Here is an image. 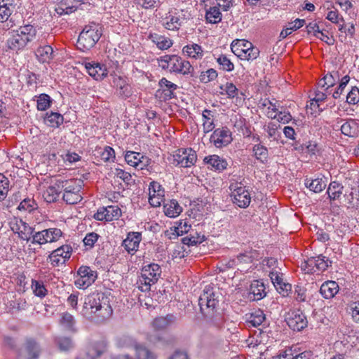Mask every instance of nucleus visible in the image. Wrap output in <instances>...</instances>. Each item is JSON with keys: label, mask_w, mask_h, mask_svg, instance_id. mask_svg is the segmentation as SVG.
I'll use <instances>...</instances> for the list:
<instances>
[{"label": "nucleus", "mask_w": 359, "mask_h": 359, "mask_svg": "<svg viewBox=\"0 0 359 359\" xmlns=\"http://www.w3.org/2000/svg\"><path fill=\"white\" fill-rule=\"evenodd\" d=\"M113 313L108 294L103 292L92 293L84 300L81 314L87 319L96 323H103Z\"/></svg>", "instance_id": "obj_1"}, {"label": "nucleus", "mask_w": 359, "mask_h": 359, "mask_svg": "<svg viewBox=\"0 0 359 359\" xmlns=\"http://www.w3.org/2000/svg\"><path fill=\"white\" fill-rule=\"evenodd\" d=\"M220 293L214 290L211 285H206L198 299L200 311L205 320L210 325L221 327L225 321L224 315L219 311Z\"/></svg>", "instance_id": "obj_2"}, {"label": "nucleus", "mask_w": 359, "mask_h": 359, "mask_svg": "<svg viewBox=\"0 0 359 359\" xmlns=\"http://www.w3.org/2000/svg\"><path fill=\"white\" fill-rule=\"evenodd\" d=\"M36 36V30L32 25L21 26L16 31H13L12 35L7 41L8 46L13 50H21L29 42L34 41Z\"/></svg>", "instance_id": "obj_3"}, {"label": "nucleus", "mask_w": 359, "mask_h": 359, "mask_svg": "<svg viewBox=\"0 0 359 359\" xmlns=\"http://www.w3.org/2000/svg\"><path fill=\"white\" fill-rule=\"evenodd\" d=\"M102 36L101 27L98 24L91 23L86 26L80 33L77 40V48L85 52L96 44Z\"/></svg>", "instance_id": "obj_4"}, {"label": "nucleus", "mask_w": 359, "mask_h": 359, "mask_svg": "<svg viewBox=\"0 0 359 359\" xmlns=\"http://www.w3.org/2000/svg\"><path fill=\"white\" fill-rule=\"evenodd\" d=\"M161 272V269L157 264L151 263L143 266L137 282L138 288L142 292L150 290L151 285L158 281Z\"/></svg>", "instance_id": "obj_5"}, {"label": "nucleus", "mask_w": 359, "mask_h": 359, "mask_svg": "<svg viewBox=\"0 0 359 359\" xmlns=\"http://www.w3.org/2000/svg\"><path fill=\"white\" fill-rule=\"evenodd\" d=\"M62 186L60 187L63 191L62 199L67 204H76L82 200L81 190L82 182L75 179L62 180Z\"/></svg>", "instance_id": "obj_6"}, {"label": "nucleus", "mask_w": 359, "mask_h": 359, "mask_svg": "<svg viewBox=\"0 0 359 359\" xmlns=\"http://www.w3.org/2000/svg\"><path fill=\"white\" fill-rule=\"evenodd\" d=\"M165 61L170 62V72L181 74L184 76H194V69L190 62L183 60L181 57L176 55H163Z\"/></svg>", "instance_id": "obj_7"}, {"label": "nucleus", "mask_w": 359, "mask_h": 359, "mask_svg": "<svg viewBox=\"0 0 359 359\" xmlns=\"http://www.w3.org/2000/svg\"><path fill=\"white\" fill-rule=\"evenodd\" d=\"M231 191V196L233 197V203L238 207L245 208L249 206L251 202V197L249 191L242 182L231 183L229 186Z\"/></svg>", "instance_id": "obj_8"}, {"label": "nucleus", "mask_w": 359, "mask_h": 359, "mask_svg": "<svg viewBox=\"0 0 359 359\" xmlns=\"http://www.w3.org/2000/svg\"><path fill=\"white\" fill-rule=\"evenodd\" d=\"M285 321L294 331H301L308 325L306 316L300 310H290L285 316Z\"/></svg>", "instance_id": "obj_9"}, {"label": "nucleus", "mask_w": 359, "mask_h": 359, "mask_svg": "<svg viewBox=\"0 0 359 359\" xmlns=\"http://www.w3.org/2000/svg\"><path fill=\"white\" fill-rule=\"evenodd\" d=\"M62 231L57 228L43 229L33 234L32 243L43 245L47 243L56 242L62 236Z\"/></svg>", "instance_id": "obj_10"}, {"label": "nucleus", "mask_w": 359, "mask_h": 359, "mask_svg": "<svg viewBox=\"0 0 359 359\" xmlns=\"http://www.w3.org/2000/svg\"><path fill=\"white\" fill-rule=\"evenodd\" d=\"M196 160V153L191 148L179 149L173 155V163L182 168H189L194 165Z\"/></svg>", "instance_id": "obj_11"}, {"label": "nucleus", "mask_w": 359, "mask_h": 359, "mask_svg": "<svg viewBox=\"0 0 359 359\" xmlns=\"http://www.w3.org/2000/svg\"><path fill=\"white\" fill-rule=\"evenodd\" d=\"M75 284L79 287L86 288L92 285L97 278V272L89 266H81L78 271Z\"/></svg>", "instance_id": "obj_12"}, {"label": "nucleus", "mask_w": 359, "mask_h": 359, "mask_svg": "<svg viewBox=\"0 0 359 359\" xmlns=\"http://www.w3.org/2000/svg\"><path fill=\"white\" fill-rule=\"evenodd\" d=\"M72 248L70 245H64L53 250L48 257V260L53 266H59L64 264L72 255Z\"/></svg>", "instance_id": "obj_13"}, {"label": "nucleus", "mask_w": 359, "mask_h": 359, "mask_svg": "<svg viewBox=\"0 0 359 359\" xmlns=\"http://www.w3.org/2000/svg\"><path fill=\"white\" fill-rule=\"evenodd\" d=\"M210 140L217 148L226 146L232 141L231 132L227 127L217 128L211 135Z\"/></svg>", "instance_id": "obj_14"}, {"label": "nucleus", "mask_w": 359, "mask_h": 359, "mask_svg": "<svg viewBox=\"0 0 359 359\" xmlns=\"http://www.w3.org/2000/svg\"><path fill=\"white\" fill-rule=\"evenodd\" d=\"M111 86L116 89V95L121 99H127L132 95L130 86L120 76H113Z\"/></svg>", "instance_id": "obj_15"}, {"label": "nucleus", "mask_w": 359, "mask_h": 359, "mask_svg": "<svg viewBox=\"0 0 359 359\" xmlns=\"http://www.w3.org/2000/svg\"><path fill=\"white\" fill-rule=\"evenodd\" d=\"M142 241V234L139 232H129L126 239L123 241L122 246L130 254L133 255L139 248Z\"/></svg>", "instance_id": "obj_16"}, {"label": "nucleus", "mask_w": 359, "mask_h": 359, "mask_svg": "<svg viewBox=\"0 0 359 359\" xmlns=\"http://www.w3.org/2000/svg\"><path fill=\"white\" fill-rule=\"evenodd\" d=\"M62 179H56L55 183L49 186L43 192V197L46 202L53 203L57 201L62 192V189H60V187L62 186Z\"/></svg>", "instance_id": "obj_17"}, {"label": "nucleus", "mask_w": 359, "mask_h": 359, "mask_svg": "<svg viewBox=\"0 0 359 359\" xmlns=\"http://www.w3.org/2000/svg\"><path fill=\"white\" fill-rule=\"evenodd\" d=\"M85 67L89 75L95 80H102L107 75L106 67L100 63L86 62Z\"/></svg>", "instance_id": "obj_18"}, {"label": "nucleus", "mask_w": 359, "mask_h": 359, "mask_svg": "<svg viewBox=\"0 0 359 359\" xmlns=\"http://www.w3.org/2000/svg\"><path fill=\"white\" fill-rule=\"evenodd\" d=\"M160 88L157 90V93L163 94L164 100H170L174 97V91L177 88V86L165 78H162L159 82Z\"/></svg>", "instance_id": "obj_19"}, {"label": "nucleus", "mask_w": 359, "mask_h": 359, "mask_svg": "<svg viewBox=\"0 0 359 359\" xmlns=\"http://www.w3.org/2000/svg\"><path fill=\"white\" fill-rule=\"evenodd\" d=\"M266 294L264 284L259 280H254L249 289V298L252 301L260 300Z\"/></svg>", "instance_id": "obj_20"}, {"label": "nucleus", "mask_w": 359, "mask_h": 359, "mask_svg": "<svg viewBox=\"0 0 359 359\" xmlns=\"http://www.w3.org/2000/svg\"><path fill=\"white\" fill-rule=\"evenodd\" d=\"M204 163L211 167L212 170L222 172L227 168L226 161L217 155H210L205 156Z\"/></svg>", "instance_id": "obj_21"}, {"label": "nucleus", "mask_w": 359, "mask_h": 359, "mask_svg": "<svg viewBox=\"0 0 359 359\" xmlns=\"http://www.w3.org/2000/svg\"><path fill=\"white\" fill-rule=\"evenodd\" d=\"M25 351L26 352V359H38L41 352L39 345L32 339L26 340Z\"/></svg>", "instance_id": "obj_22"}, {"label": "nucleus", "mask_w": 359, "mask_h": 359, "mask_svg": "<svg viewBox=\"0 0 359 359\" xmlns=\"http://www.w3.org/2000/svg\"><path fill=\"white\" fill-rule=\"evenodd\" d=\"M339 291V285L335 281L330 280L322 284L320 292L325 299H330L334 297Z\"/></svg>", "instance_id": "obj_23"}, {"label": "nucleus", "mask_w": 359, "mask_h": 359, "mask_svg": "<svg viewBox=\"0 0 359 359\" xmlns=\"http://www.w3.org/2000/svg\"><path fill=\"white\" fill-rule=\"evenodd\" d=\"M340 130L346 136L357 137L359 135V123L353 119H350L340 126Z\"/></svg>", "instance_id": "obj_24"}, {"label": "nucleus", "mask_w": 359, "mask_h": 359, "mask_svg": "<svg viewBox=\"0 0 359 359\" xmlns=\"http://www.w3.org/2000/svg\"><path fill=\"white\" fill-rule=\"evenodd\" d=\"M309 266H314L319 271H325L332 264L330 261L326 257L320 255L317 257H311L306 262Z\"/></svg>", "instance_id": "obj_25"}, {"label": "nucleus", "mask_w": 359, "mask_h": 359, "mask_svg": "<svg viewBox=\"0 0 359 359\" xmlns=\"http://www.w3.org/2000/svg\"><path fill=\"white\" fill-rule=\"evenodd\" d=\"M252 47V43L244 39H235L231 44V49L232 52L240 59L241 55Z\"/></svg>", "instance_id": "obj_26"}, {"label": "nucleus", "mask_w": 359, "mask_h": 359, "mask_svg": "<svg viewBox=\"0 0 359 359\" xmlns=\"http://www.w3.org/2000/svg\"><path fill=\"white\" fill-rule=\"evenodd\" d=\"M344 186L336 181L331 182L328 186L327 194L330 201L339 199L343 194Z\"/></svg>", "instance_id": "obj_27"}, {"label": "nucleus", "mask_w": 359, "mask_h": 359, "mask_svg": "<svg viewBox=\"0 0 359 359\" xmlns=\"http://www.w3.org/2000/svg\"><path fill=\"white\" fill-rule=\"evenodd\" d=\"M59 323L65 330L67 331L72 332H75L76 331L75 327L76 320L74 316L68 312H65L61 314Z\"/></svg>", "instance_id": "obj_28"}, {"label": "nucleus", "mask_w": 359, "mask_h": 359, "mask_svg": "<svg viewBox=\"0 0 359 359\" xmlns=\"http://www.w3.org/2000/svg\"><path fill=\"white\" fill-rule=\"evenodd\" d=\"M35 54L39 61L42 62H47L53 58V49L49 45L39 46L36 49Z\"/></svg>", "instance_id": "obj_29"}, {"label": "nucleus", "mask_w": 359, "mask_h": 359, "mask_svg": "<svg viewBox=\"0 0 359 359\" xmlns=\"http://www.w3.org/2000/svg\"><path fill=\"white\" fill-rule=\"evenodd\" d=\"M175 320V316L172 314H168L166 316H161L156 318L153 323V327L157 330H164L168 327L170 325H171Z\"/></svg>", "instance_id": "obj_30"}, {"label": "nucleus", "mask_w": 359, "mask_h": 359, "mask_svg": "<svg viewBox=\"0 0 359 359\" xmlns=\"http://www.w3.org/2000/svg\"><path fill=\"white\" fill-rule=\"evenodd\" d=\"M149 37L161 50H167L172 46V40L164 36L150 34Z\"/></svg>", "instance_id": "obj_31"}, {"label": "nucleus", "mask_w": 359, "mask_h": 359, "mask_svg": "<svg viewBox=\"0 0 359 359\" xmlns=\"http://www.w3.org/2000/svg\"><path fill=\"white\" fill-rule=\"evenodd\" d=\"M182 52L188 57L195 59H199L203 56V50L201 46L196 43L185 46L182 49Z\"/></svg>", "instance_id": "obj_32"}, {"label": "nucleus", "mask_w": 359, "mask_h": 359, "mask_svg": "<svg viewBox=\"0 0 359 359\" xmlns=\"http://www.w3.org/2000/svg\"><path fill=\"white\" fill-rule=\"evenodd\" d=\"M304 184L310 191L314 193L321 192L327 186V184L322 178H316L314 180L306 179Z\"/></svg>", "instance_id": "obj_33"}, {"label": "nucleus", "mask_w": 359, "mask_h": 359, "mask_svg": "<svg viewBox=\"0 0 359 359\" xmlns=\"http://www.w3.org/2000/svg\"><path fill=\"white\" fill-rule=\"evenodd\" d=\"M107 344L104 341H100L93 344L88 350L87 355L91 359L100 357L105 351Z\"/></svg>", "instance_id": "obj_34"}, {"label": "nucleus", "mask_w": 359, "mask_h": 359, "mask_svg": "<svg viewBox=\"0 0 359 359\" xmlns=\"http://www.w3.org/2000/svg\"><path fill=\"white\" fill-rule=\"evenodd\" d=\"M20 232H18V236L26 241H29L31 238L33 239V234L34 232V229L31 227L29 224L23 222L22 219H20Z\"/></svg>", "instance_id": "obj_35"}, {"label": "nucleus", "mask_w": 359, "mask_h": 359, "mask_svg": "<svg viewBox=\"0 0 359 359\" xmlns=\"http://www.w3.org/2000/svg\"><path fill=\"white\" fill-rule=\"evenodd\" d=\"M182 211V207L175 200H171L169 203L164 205L165 214L169 217H175L178 216Z\"/></svg>", "instance_id": "obj_36"}, {"label": "nucleus", "mask_w": 359, "mask_h": 359, "mask_svg": "<svg viewBox=\"0 0 359 359\" xmlns=\"http://www.w3.org/2000/svg\"><path fill=\"white\" fill-rule=\"evenodd\" d=\"M265 320V315L261 310L255 311L250 313L247 318V323L249 326L257 327L259 326Z\"/></svg>", "instance_id": "obj_37"}, {"label": "nucleus", "mask_w": 359, "mask_h": 359, "mask_svg": "<svg viewBox=\"0 0 359 359\" xmlns=\"http://www.w3.org/2000/svg\"><path fill=\"white\" fill-rule=\"evenodd\" d=\"M252 151L257 160L262 163L267 162L269 151L265 146L262 145L261 143H257L253 147Z\"/></svg>", "instance_id": "obj_38"}, {"label": "nucleus", "mask_w": 359, "mask_h": 359, "mask_svg": "<svg viewBox=\"0 0 359 359\" xmlns=\"http://www.w3.org/2000/svg\"><path fill=\"white\" fill-rule=\"evenodd\" d=\"M185 228L184 230H182V225H178V226H174L170 228V229L166 230L165 231V236L168 239H175L179 236L183 235V233H186L189 231L191 227L190 225H188L187 223H184Z\"/></svg>", "instance_id": "obj_39"}, {"label": "nucleus", "mask_w": 359, "mask_h": 359, "mask_svg": "<svg viewBox=\"0 0 359 359\" xmlns=\"http://www.w3.org/2000/svg\"><path fill=\"white\" fill-rule=\"evenodd\" d=\"M222 17V13L218 7H210L206 11L205 19L209 23L217 24L221 22Z\"/></svg>", "instance_id": "obj_40"}, {"label": "nucleus", "mask_w": 359, "mask_h": 359, "mask_svg": "<svg viewBox=\"0 0 359 359\" xmlns=\"http://www.w3.org/2000/svg\"><path fill=\"white\" fill-rule=\"evenodd\" d=\"M63 121L62 115L57 112L47 113L45 118L46 124L53 128L59 127L63 123Z\"/></svg>", "instance_id": "obj_41"}, {"label": "nucleus", "mask_w": 359, "mask_h": 359, "mask_svg": "<svg viewBox=\"0 0 359 359\" xmlns=\"http://www.w3.org/2000/svg\"><path fill=\"white\" fill-rule=\"evenodd\" d=\"M144 156H141L140 153L133 151H128L125 155V160L126 162L134 167H138L140 164H143Z\"/></svg>", "instance_id": "obj_42"}, {"label": "nucleus", "mask_w": 359, "mask_h": 359, "mask_svg": "<svg viewBox=\"0 0 359 359\" xmlns=\"http://www.w3.org/2000/svg\"><path fill=\"white\" fill-rule=\"evenodd\" d=\"M210 116H212V111L205 109L203 111V129L205 133L212 131L215 128L213 120L211 119V118L210 117Z\"/></svg>", "instance_id": "obj_43"}, {"label": "nucleus", "mask_w": 359, "mask_h": 359, "mask_svg": "<svg viewBox=\"0 0 359 359\" xmlns=\"http://www.w3.org/2000/svg\"><path fill=\"white\" fill-rule=\"evenodd\" d=\"M32 289L34 294L41 298L44 297L48 292L43 283L39 280H32Z\"/></svg>", "instance_id": "obj_44"}, {"label": "nucleus", "mask_w": 359, "mask_h": 359, "mask_svg": "<svg viewBox=\"0 0 359 359\" xmlns=\"http://www.w3.org/2000/svg\"><path fill=\"white\" fill-rule=\"evenodd\" d=\"M104 210L107 222L117 219L121 215V210L118 206L109 205L104 207Z\"/></svg>", "instance_id": "obj_45"}, {"label": "nucleus", "mask_w": 359, "mask_h": 359, "mask_svg": "<svg viewBox=\"0 0 359 359\" xmlns=\"http://www.w3.org/2000/svg\"><path fill=\"white\" fill-rule=\"evenodd\" d=\"M59 349L62 351L69 350L73 347L72 339L67 337H58L55 339Z\"/></svg>", "instance_id": "obj_46"}, {"label": "nucleus", "mask_w": 359, "mask_h": 359, "mask_svg": "<svg viewBox=\"0 0 359 359\" xmlns=\"http://www.w3.org/2000/svg\"><path fill=\"white\" fill-rule=\"evenodd\" d=\"M115 175L116 177L122 180L127 186H131L135 184V180L133 178L130 173L126 172L122 169L116 168L115 170Z\"/></svg>", "instance_id": "obj_47"}, {"label": "nucleus", "mask_w": 359, "mask_h": 359, "mask_svg": "<svg viewBox=\"0 0 359 359\" xmlns=\"http://www.w3.org/2000/svg\"><path fill=\"white\" fill-rule=\"evenodd\" d=\"M339 75L338 72H332L327 74L323 77V84H322V88L326 86V89H328L330 87H332L335 85L336 81L339 79Z\"/></svg>", "instance_id": "obj_48"}, {"label": "nucleus", "mask_w": 359, "mask_h": 359, "mask_svg": "<svg viewBox=\"0 0 359 359\" xmlns=\"http://www.w3.org/2000/svg\"><path fill=\"white\" fill-rule=\"evenodd\" d=\"M166 19L168 21L164 23V27L165 29L169 30H177L180 29V27L181 26V22L178 17L169 15L166 17Z\"/></svg>", "instance_id": "obj_49"}, {"label": "nucleus", "mask_w": 359, "mask_h": 359, "mask_svg": "<svg viewBox=\"0 0 359 359\" xmlns=\"http://www.w3.org/2000/svg\"><path fill=\"white\" fill-rule=\"evenodd\" d=\"M217 72L215 69L211 68L208 69L205 72H201L199 78L200 81L202 83H207L213 80H215L217 77Z\"/></svg>", "instance_id": "obj_50"}, {"label": "nucleus", "mask_w": 359, "mask_h": 359, "mask_svg": "<svg viewBox=\"0 0 359 359\" xmlns=\"http://www.w3.org/2000/svg\"><path fill=\"white\" fill-rule=\"evenodd\" d=\"M50 97L47 94H41L37 100V109L40 111L46 110L50 104Z\"/></svg>", "instance_id": "obj_51"}, {"label": "nucleus", "mask_w": 359, "mask_h": 359, "mask_svg": "<svg viewBox=\"0 0 359 359\" xmlns=\"http://www.w3.org/2000/svg\"><path fill=\"white\" fill-rule=\"evenodd\" d=\"M217 62L222 67L224 71L231 72L234 69V65L231 60L224 55H221L217 59Z\"/></svg>", "instance_id": "obj_52"}, {"label": "nucleus", "mask_w": 359, "mask_h": 359, "mask_svg": "<svg viewBox=\"0 0 359 359\" xmlns=\"http://www.w3.org/2000/svg\"><path fill=\"white\" fill-rule=\"evenodd\" d=\"M149 195L153 196H164V189L162 186L157 182L153 181L150 182L149 187Z\"/></svg>", "instance_id": "obj_53"}, {"label": "nucleus", "mask_w": 359, "mask_h": 359, "mask_svg": "<svg viewBox=\"0 0 359 359\" xmlns=\"http://www.w3.org/2000/svg\"><path fill=\"white\" fill-rule=\"evenodd\" d=\"M196 236H195L194 235H191L190 237L186 236V237L183 238L182 239V243L184 245H187L189 246L201 243L204 241L205 236L203 235L200 236L197 233H196Z\"/></svg>", "instance_id": "obj_54"}, {"label": "nucleus", "mask_w": 359, "mask_h": 359, "mask_svg": "<svg viewBox=\"0 0 359 359\" xmlns=\"http://www.w3.org/2000/svg\"><path fill=\"white\" fill-rule=\"evenodd\" d=\"M9 181L4 175H0V201L7 196L8 192Z\"/></svg>", "instance_id": "obj_55"}, {"label": "nucleus", "mask_w": 359, "mask_h": 359, "mask_svg": "<svg viewBox=\"0 0 359 359\" xmlns=\"http://www.w3.org/2000/svg\"><path fill=\"white\" fill-rule=\"evenodd\" d=\"M246 50L243 55H241V60H252L256 59L259 55V50L252 45V47Z\"/></svg>", "instance_id": "obj_56"}, {"label": "nucleus", "mask_w": 359, "mask_h": 359, "mask_svg": "<svg viewBox=\"0 0 359 359\" xmlns=\"http://www.w3.org/2000/svg\"><path fill=\"white\" fill-rule=\"evenodd\" d=\"M137 4L144 9H153L161 5L160 0H137Z\"/></svg>", "instance_id": "obj_57"}, {"label": "nucleus", "mask_w": 359, "mask_h": 359, "mask_svg": "<svg viewBox=\"0 0 359 359\" xmlns=\"http://www.w3.org/2000/svg\"><path fill=\"white\" fill-rule=\"evenodd\" d=\"M349 80H350V77L348 75H346L344 77H342L337 89L332 94V97L334 99H337L340 97V95L342 94L344 88H346V85L349 82Z\"/></svg>", "instance_id": "obj_58"}, {"label": "nucleus", "mask_w": 359, "mask_h": 359, "mask_svg": "<svg viewBox=\"0 0 359 359\" xmlns=\"http://www.w3.org/2000/svg\"><path fill=\"white\" fill-rule=\"evenodd\" d=\"M100 157L104 162L114 161L115 158V151L110 147H106L100 153Z\"/></svg>", "instance_id": "obj_59"}, {"label": "nucleus", "mask_w": 359, "mask_h": 359, "mask_svg": "<svg viewBox=\"0 0 359 359\" xmlns=\"http://www.w3.org/2000/svg\"><path fill=\"white\" fill-rule=\"evenodd\" d=\"M220 89L225 91L229 98H233L238 95V88L232 83H227L225 86H221Z\"/></svg>", "instance_id": "obj_60"}, {"label": "nucleus", "mask_w": 359, "mask_h": 359, "mask_svg": "<svg viewBox=\"0 0 359 359\" xmlns=\"http://www.w3.org/2000/svg\"><path fill=\"white\" fill-rule=\"evenodd\" d=\"M36 203L34 202V201L31 200L29 198H25L20 203V205L18 207V209L19 210H23L31 212L32 210L36 208Z\"/></svg>", "instance_id": "obj_61"}, {"label": "nucleus", "mask_w": 359, "mask_h": 359, "mask_svg": "<svg viewBox=\"0 0 359 359\" xmlns=\"http://www.w3.org/2000/svg\"><path fill=\"white\" fill-rule=\"evenodd\" d=\"M346 102L351 104H355L359 102V89L353 87L346 96Z\"/></svg>", "instance_id": "obj_62"}, {"label": "nucleus", "mask_w": 359, "mask_h": 359, "mask_svg": "<svg viewBox=\"0 0 359 359\" xmlns=\"http://www.w3.org/2000/svg\"><path fill=\"white\" fill-rule=\"evenodd\" d=\"M99 237L100 236L95 232L88 233L83 241L85 246L90 249L92 248Z\"/></svg>", "instance_id": "obj_63"}, {"label": "nucleus", "mask_w": 359, "mask_h": 359, "mask_svg": "<svg viewBox=\"0 0 359 359\" xmlns=\"http://www.w3.org/2000/svg\"><path fill=\"white\" fill-rule=\"evenodd\" d=\"M275 287L283 297L287 296L292 290V285L285 282L283 283H276V284H275Z\"/></svg>", "instance_id": "obj_64"}]
</instances>
